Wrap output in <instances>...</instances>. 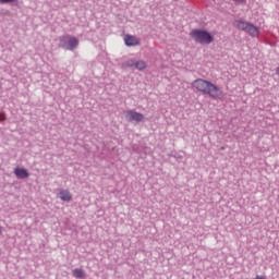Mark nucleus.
I'll return each instance as SVG.
<instances>
[{
  "mask_svg": "<svg viewBox=\"0 0 279 279\" xmlns=\"http://www.w3.org/2000/svg\"><path fill=\"white\" fill-rule=\"evenodd\" d=\"M190 36L194 41L201 45H210L214 43V35L205 29L195 28L190 33Z\"/></svg>",
  "mask_w": 279,
  "mask_h": 279,
  "instance_id": "obj_2",
  "label": "nucleus"
},
{
  "mask_svg": "<svg viewBox=\"0 0 279 279\" xmlns=\"http://www.w3.org/2000/svg\"><path fill=\"white\" fill-rule=\"evenodd\" d=\"M255 279H267V278L263 277V276H257V277H255Z\"/></svg>",
  "mask_w": 279,
  "mask_h": 279,
  "instance_id": "obj_14",
  "label": "nucleus"
},
{
  "mask_svg": "<svg viewBox=\"0 0 279 279\" xmlns=\"http://www.w3.org/2000/svg\"><path fill=\"white\" fill-rule=\"evenodd\" d=\"M1 232H2V227H0V234H1Z\"/></svg>",
  "mask_w": 279,
  "mask_h": 279,
  "instance_id": "obj_16",
  "label": "nucleus"
},
{
  "mask_svg": "<svg viewBox=\"0 0 279 279\" xmlns=\"http://www.w3.org/2000/svg\"><path fill=\"white\" fill-rule=\"evenodd\" d=\"M14 173L17 179H27L29 177V173L25 168H15Z\"/></svg>",
  "mask_w": 279,
  "mask_h": 279,
  "instance_id": "obj_7",
  "label": "nucleus"
},
{
  "mask_svg": "<svg viewBox=\"0 0 279 279\" xmlns=\"http://www.w3.org/2000/svg\"><path fill=\"white\" fill-rule=\"evenodd\" d=\"M124 116L128 122L141 123L144 120V114L134 110H125Z\"/></svg>",
  "mask_w": 279,
  "mask_h": 279,
  "instance_id": "obj_5",
  "label": "nucleus"
},
{
  "mask_svg": "<svg viewBox=\"0 0 279 279\" xmlns=\"http://www.w3.org/2000/svg\"><path fill=\"white\" fill-rule=\"evenodd\" d=\"M73 276L77 279H84L86 277L85 272L83 271L82 268H75L73 270Z\"/></svg>",
  "mask_w": 279,
  "mask_h": 279,
  "instance_id": "obj_9",
  "label": "nucleus"
},
{
  "mask_svg": "<svg viewBox=\"0 0 279 279\" xmlns=\"http://www.w3.org/2000/svg\"><path fill=\"white\" fill-rule=\"evenodd\" d=\"M17 3V0H0V4Z\"/></svg>",
  "mask_w": 279,
  "mask_h": 279,
  "instance_id": "obj_12",
  "label": "nucleus"
},
{
  "mask_svg": "<svg viewBox=\"0 0 279 279\" xmlns=\"http://www.w3.org/2000/svg\"><path fill=\"white\" fill-rule=\"evenodd\" d=\"M275 73L279 76V66L275 70Z\"/></svg>",
  "mask_w": 279,
  "mask_h": 279,
  "instance_id": "obj_15",
  "label": "nucleus"
},
{
  "mask_svg": "<svg viewBox=\"0 0 279 279\" xmlns=\"http://www.w3.org/2000/svg\"><path fill=\"white\" fill-rule=\"evenodd\" d=\"M192 86L214 100H222L226 96L219 86L204 78L193 81Z\"/></svg>",
  "mask_w": 279,
  "mask_h": 279,
  "instance_id": "obj_1",
  "label": "nucleus"
},
{
  "mask_svg": "<svg viewBox=\"0 0 279 279\" xmlns=\"http://www.w3.org/2000/svg\"><path fill=\"white\" fill-rule=\"evenodd\" d=\"M59 41H60L59 44L60 48L69 51H74L80 45L78 38L72 35L60 36Z\"/></svg>",
  "mask_w": 279,
  "mask_h": 279,
  "instance_id": "obj_4",
  "label": "nucleus"
},
{
  "mask_svg": "<svg viewBox=\"0 0 279 279\" xmlns=\"http://www.w3.org/2000/svg\"><path fill=\"white\" fill-rule=\"evenodd\" d=\"M135 68L138 71H144L147 68V64L144 60H140L135 62Z\"/></svg>",
  "mask_w": 279,
  "mask_h": 279,
  "instance_id": "obj_10",
  "label": "nucleus"
},
{
  "mask_svg": "<svg viewBox=\"0 0 279 279\" xmlns=\"http://www.w3.org/2000/svg\"><path fill=\"white\" fill-rule=\"evenodd\" d=\"M234 26L236 29L248 34L252 38H257L259 36V27L255 26L250 22H245L243 20H236L234 22Z\"/></svg>",
  "mask_w": 279,
  "mask_h": 279,
  "instance_id": "obj_3",
  "label": "nucleus"
},
{
  "mask_svg": "<svg viewBox=\"0 0 279 279\" xmlns=\"http://www.w3.org/2000/svg\"><path fill=\"white\" fill-rule=\"evenodd\" d=\"M59 197L63 202H70L72 199V196H71L69 190H60Z\"/></svg>",
  "mask_w": 279,
  "mask_h": 279,
  "instance_id": "obj_8",
  "label": "nucleus"
},
{
  "mask_svg": "<svg viewBox=\"0 0 279 279\" xmlns=\"http://www.w3.org/2000/svg\"><path fill=\"white\" fill-rule=\"evenodd\" d=\"M124 41L128 47L141 46V41L136 36L126 35Z\"/></svg>",
  "mask_w": 279,
  "mask_h": 279,
  "instance_id": "obj_6",
  "label": "nucleus"
},
{
  "mask_svg": "<svg viewBox=\"0 0 279 279\" xmlns=\"http://www.w3.org/2000/svg\"><path fill=\"white\" fill-rule=\"evenodd\" d=\"M133 66H136V61L133 60V59H130V60L122 63V69L133 68Z\"/></svg>",
  "mask_w": 279,
  "mask_h": 279,
  "instance_id": "obj_11",
  "label": "nucleus"
},
{
  "mask_svg": "<svg viewBox=\"0 0 279 279\" xmlns=\"http://www.w3.org/2000/svg\"><path fill=\"white\" fill-rule=\"evenodd\" d=\"M7 120V116L4 112H0V123L4 122Z\"/></svg>",
  "mask_w": 279,
  "mask_h": 279,
  "instance_id": "obj_13",
  "label": "nucleus"
}]
</instances>
